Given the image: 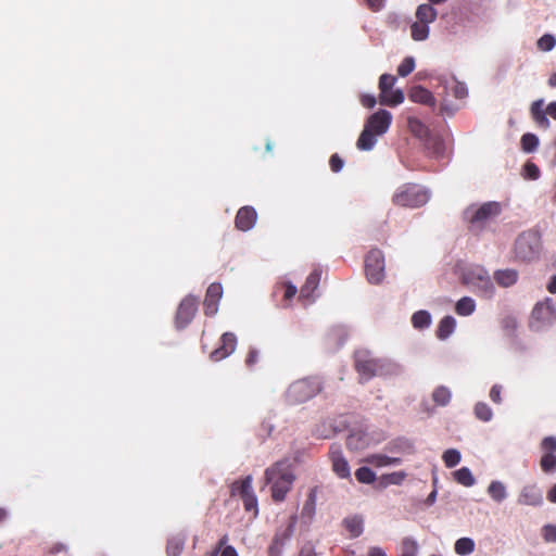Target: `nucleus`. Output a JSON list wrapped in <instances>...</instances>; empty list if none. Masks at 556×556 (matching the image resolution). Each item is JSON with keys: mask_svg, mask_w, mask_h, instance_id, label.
Here are the masks:
<instances>
[{"mask_svg": "<svg viewBox=\"0 0 556 556\" xmlns=\"http://www.w3.org/2000/svg\"><path fill=\"white\" fill-rule=\"evenodd\" d=\"M355 366L362 378L368 380L374 376H394L400 366L386 357H377L370 351L359 350L355 354Z\"/></svg>", "mask_w": 556, "mask_h": 556, "instance_id": "f257e3e1", "label": "nucleus"}, {"mask_svg": "<svg viewBox=\"0 0 556 556\" xmlns=\"http://www.w3.org/2000/svg\"><path fill=\"white\" fill-rule=\"evenodd\" d=\"M392 123V114L387 110H379L371 114L361 132L356 147L362 151H370L377 143V137L384 135Z\"/></svg>", "mask_w": 556, "mask_h": 556, "instance_id": "f03ea898", "label": "nucleus"}, {"mask_svg": "<svg viewBox=\"0 0 556 556\" xmlns=\"http://www.w3.org/2000/svg\"><path fill=\"white\" fill-rule=\"evenodd\" d=\"M266 479L274 501L281 502L291 490L294 475L288 462H278L266 470Z\"/></svg>", "mask_w": 556, "mask_h": 556, "instance_id": "7ed1b4c3", "label": "nucleus"}, {"mask_svg": "<svg viewBox=\"0 0 556 556\" xmlns=\"http://www.w3.org/2000/svg\"><path fill=\"white\" fill-rule=\"evenodd\" d=\"M462 280L465 285L472 288L478 294L485 299H491L495 293V287L488 270L479 265H471L462 274Z\"/></svg>", "mask_w": 556, "mask_h": 556, "instance_id": "20e7f679", "label": "nucleus"}, {"mask_svg": "<svg viewBox=\"0 0 556 556\" xmlns=\"http://www.w3.org/2000/svg\"><path fill=\"white\" fill-rule=\"evenodd\" d=\"M502 213V204L489 201L481 205H471L465 211V217L475 228H482Z\"/></svg>", "mask_w": 556, "mask_h": 556, "instance_id": "39448f33", "label": "nucleus"}, {"mask_svg": "<svg viewBox=\"0 0 556 556\" xmlns=\"http://www.w3.org/2000/svg\"><path fill=\"white\" fill-rule=\"evenodd\" d=\"M429 192L418 185H405L393 195V202L404 207H419L429 201Z\"/></svg>", "mask_w": 556, "mask_h": 556, "instance_id": "423d86ee", "label": "nucleus"}, {"mask_svg": "<svg viewBox=\"0 0 556 556\" xmlns=\"http://www.w3.org/2000/svg\"><path fill=\"white\" fill-rule=\"evenodd\" d=\"M541 238L535 231L521 233L515 243L516 256L521 261H533L541 253Z\"/></svg>", "mask_w": 556, "mask_h": 556, "instance_id": "0eeeda50", "label": "nucleus"}, {"mask_svg": "<svg viewBox=\"0 0 556 556\" xmlns=\"http://www.w3.org/2000/svg\"><path fill=\"white\" fill-rule=\"evenodd\" d=\"M321 387L317 380L302 379L293 382L287 391V400L291 404H300L316 395Z\"/></svg>", "mask_w": 556, "mask_h": 556, "instance_id": "6e6552de", "label": "nucleus"}, {"mask_svg": "<svg viewBox=\"0 0 556 556\" xmlns=\"http://www.w3.org/2000/svg\"><path fill=\"white\" fill-rule=\"evenodd\" d=\"M366 275L371 283H379L384 278V258L379 250L368 253L365 261Z\"/></svg>", "mask_w": 556, "mask_h": 556, "instance_id": "1a4fd4ad", "label": "nucleus"}, {"mask_svg": "<svg viewBox=\"0 0 556 556\" xmlns=\"http://www.w3.org/2000/svg\"><path fill=\"white\" fill-rule=\"evenodd\" d=\"M197 308H198V301L195 298H193V296L185 298L181 301V303L178 307V311H177V316H176L177 327L182 328L186 325H188L191 321V319L193 318V316L197 312Z\"/></svg>", "mask_w": 556, "mask_h": 556, "instance_id": "9d476101", "label": "nucleus"}, {"mask_svg": "<svg viewBox=\"0 0 556 556\" xmlns=\"http://www.w3.org/2000/svg\"><path fill=\"white\" fill-rule=\"evenodd\" d=\"M553 320V308L548 304L539 303L534 306L531 315V327L541 330L544 324Z\"/></svg>", "mask_w": 556, "mask_h": 556, "instance_id": "9b49d317", "label": "nucleus"}, {"mask_svg": "<svg viewBox=\"0 0 556 556\" xmlns=\"http://www.w3.org/2000/svg\"><path fill=\"white\" fill-rule=\"evenodd\" d=\"M223 295V288L218 283H212L207 288L204 300V312L207 316H214L218 311V302Z\"/></svg>", "mask_w": 556, "mask_h": 556, "instance_id": "f8f14e48", "label": "nucleus"}, {"mask_svg": "<svg viewBox=\"0 0 556 556\" xmlns=\"http://www.w3.org/2000/svg\"><path fill=\"white\" fill-rule=\"evenodd\" d=\"M330 458L332 463V470L336 472L338 477L345 479L351 476L349 463L342 455V452L339 447H334L331 450Z\"/></svg>", "mask_w": 556, "mask_h": 556, "instance_id": "ddd939ff", "label": "nucleus"}, {"mask_svg": "<svg viewBox=\"0 0 556 556\" xmlns=\"http://www.w3.org/2000/svg\"><path fill=\"white\" fill-rule=\"evenodd\" d=\"M236 338L232 333H224L222 337V345L220 348L214 350L211 353V358L213 361H220L228 355H230L236 349Z\"/></svg>", "mask_w": 556, "mask_h": 556, "instance_id": "4468645a", "label": "nucleus"}, {"mask_svg": "<svg viewBox=\"0 0 556 556\" xmlns=\"http://www.w3.org/2000/svg\"><path fill=\"white\" fill-rule=\"evenodd\" d=\"M542 502V493L535 485L523 486L518 497V503L521 505L539 506Z\"/></svg>", "mask_w": 556, "mask_h": 556, "instance_id": "2eb2a0df", "label": "nucleus"}, {"mask_svg": "<svg viewBox=\"0 0 556 556\" xmlns=\"http://www.w3.org/2000/svg\"><path fill=\"white\" fill-rule=\"evenodd\" d=\"M409 99L413 102L421 103V104H426V105H430V106H433L435 104V100H434V97L432 96V93L429 90H427L420 86L414 87L410 90Z\"/></svg>", "mask_w": 556, "mask_h": 556, "instance_id": "dca6fc26", "label": "nucleus"}, {"mask_svg": "<svg viewBox=\"0 0 556 556\" xmlns=\"http://www.w3.org/2000/svg\"><path fill=\"white\" fill-rule=\"evenodd\" d=\"M494 280L503 288L514 286L518 280V273L515 269H501L494 273Z\"/></svg>", "mask_w": 556, "mask_h": 556, "instance_id": "f3484780", "label": "nucleus"}, {"mask_svg": "<svg viewBox=\"0 0 556 556\" xmlns=\"http://www.w3.org/2000/svg\"><path fill=\"white\" fill-rule=\"evenodd\" d=\"M542 99L534 101L531 105V114L539 127L547 129L551 124L546 116L547 113L542 110Z\"/></svg>", "mask_w": 556, "mask_h": 556, "instance_id": "a211bd4d", "label": "nucleus"}, {"mask_svg": "<svg viewBox=\"0 0 556 556\" xmlns=\"http://www.w3.org/2000/svg\"><path fill=\"white\" fill-rule=\"evenodd\" d=\"M366 462L376 467L397 466L402 463L399 457H390L383 454H374L366 458Z\"/></svg>", "mask_w": 556, "mask_h": 556, "instance_id": "6ab92c4d", "label": "nucleus"}, {"mask_svg": "<svg viewBox=\"0 0 556 556\" xmlns=\"http://www.w3.org/2000/svg\"><path fill=\"white\" fill-rule=\"evenodd\" d=\"M320 280V274L315 270L306 278L305 285L301 288L300 296L304 299H309L316 288L318 287Z\"/></svg>", "mask_w": 556, "mask_h": 556, "instance_id": "aec40b11", "label": "nucleus"}, {"mask_svg": "<svg viewBox=\"0 0 556 556\" xmlns=\"http://www.w3.org/2000/svg\"><path fill=\"white\" fill-rule=\"evenodd\" d=\"M476 543L471 538H460L454 544V551L458 556H468L473 553Z\"/></svg>", "mask_w": 556, "mask_h": 556, "instance_id": "412c9836", "label": "nucleus"}, {"mask_svg": "<svg viewBox=\"0 0 556 556\" xmlns=\"http://www.w3.org/2000/svg\"><path fill=\"white\" fill-rule=\"evenodd\" d=\"M438 12L430 4H420L416 11V21L431 24L435 21Z\"/></svg>", "mask_w": 556, "mask_h": 556, "instance_id": "4be33fe9", "label": "nucleus"}, {"mask_svg": "<svg viewBox=\"0 0 556 556\" xmlns=\"http://www.w3.org/2000/svg\"><path fill=\"white\" fill-rule=\"evenodd\" d=\"M404 101V93L401 89H390L389 92L380 94L379 102L383 105L394 106Z\"/></svg>", "mask_w": 556, "mask_h": 556, "instance_id": "5701e85b", "label": "nucleus"}, {"mask_svg": "<svg viewBox=\"0 0 556 556\" xmlns=\"http://www.w3.org/2000/svg\"><path fill=\"white\" fill-rule=\"evenodd\" d=\"M344 526L352 538H357L363 533L364 520L359 516H352L344 519Z\"/></svg>", "mask_w": 556, "mask_h": 556, "instance_id": "b1692460", "label": "nucleus"}, {"mask_svg": "<svg viewBox=\"0 0 556 556\" xmlns=\"http://www.w3.org/2000/svg\"><path fill=\"white\" fill-rule=\"evenodd\" d=\"M488 493L492 500L497 503L503 502L507 497L506 486L501 481H492L488 486Z\"/></svg>", "mask_w": 556, "mask_h": 556, "instance_id": "393cba45", "label": "nucleus"}, {"mask_svg": "<svg viewBox=\"0 0 556 556\" xmlns=\"http://www.w3.org/2000/svg\"><path fill=\"white\" fill-rule=\"evenodd\" d=\"M453 476L455 481L464 486L470 488L476 483L472 472L467 467H462L454 471Z\"/></svg>", "mask_w": 556, "mask_h": 556, "instance_id": "a878e982", "label": "nucleus"}, {"mask_svg": "<svg viewBox=\"0 0 556 556\" xmlns=\"http://www.w3.org/2000/svg\"><path fill=\"white\" fill-rule=\"evenodd\" d=\"M429 24L416 21L410 26L412 38L416 41H424L429 37Z\"/></svg>", "mask_w": 556, "mask_h": 556, "instance_id": "bb28decb", "label": "nucleus"}, {"mask_svg": "<svg viewBox=\"0 0 556 556\" xmlns=\"http://www.w3.org/2000/svg\"><path fill=\"white\" fill-rule=\"evenodd\" d=\"M476 309V302L473 299L469 296H464L457 301L455 305V311L460 316H469Z\"/></svg>", "mask_w": 556, "mask_h": 556, "instance_id": "cd10ccee", "label": "nucleus"}, {"mask_svg": "<svg viewBox=\"0 0 556 556\" xmlns=\"http://www.w3.org/2000/svg\"><path fill=\"white\" fill-rule=\"evenodd\" d=\"M250 477H245V513L251 511L253 518L258 515L257 498L253 493L249 492Z\"/></svg>", "mask_w": 556, "mask_h": 556, "instance_id": "c85d7f7f", "label": "nucleus"}, {"mask_svg": "<svg viewBox=\"0 0 556 556\" xmlns=\"http://www.w3.org/2000/svg\"><path fill=\"white\" fill-rule=\"evenodd\" d=\"M456 320L451 317L446 316L444 317L438 327V337L440 339H446L455 329Z\"/></svg>", "mask_w": 556, "mask_h": 556, "instance_id": "c756f323", "label": "nucleus"}, {"mask_svg": "<svg viewBox=\"0 0 556 556\" xmlns=\"http://www.w3.org/2000/svg\"><path fill=\"white\" fill-rule=\"evenodd\" d=\"M442 458L447 468H453L459 464L462 455L458 450L450 448L443 453Z\"/></svg>", "mask_w": 556, "mask_h": 556, "instance_id": "7c9ffc66", "label": "nucleus"}, {"mask_svg": "<svg viewBox=\"0 0 556 556\" xmlns=\"http://www.w3.org/2000/svg\"><path fill=\"white\" fill-rule=\"evenodd\" d=\"M418 544L415 540L406 538L402 541L401 555L400 556H417Z\"/></svg>", "mask_w": 556, "mask_h": 556, "instance_id": "2f4dec72", "label": "nucleus"}, {"mask_svg": "<svg viewBox=\"0 0 556 556\" xmlns=\"http://www.w3.org/2000/svg\"><path fill=\"white\" fill-rule=\"evenodd\" d=\"M408 129L417 137H424L427 134L426 126L415 116L407 118Z\"/></svg>", "mask_w": 556, "mask_h": 556, "instance_id": "473e14b6", "label": "nucleus"}, {"mask_svg": "<svg viewBox=\"0 0 556 556\" xmlns=\"http://www.w3.org/2000/svg\"><path fill=\"white\" fill-rule=\"evenodd\" d=\"M412 323L415 328L422 329L425 327H428L431 323V316L426 311H419L415 313L412 317Z\"/></svg>", "mask_w": 556, "mask_h": 556, "instance_id": "72a5a7b5", "label": "nucleus"}, {"mask_svg": "<svg viewBox=\"0 0 556 556\" xmlns=\"http://www.w3.org/2000/svg\"><path fill=\"white\" fill-rule=\"evenodd\" d=\"M355 477L361 483H372L376 480V473L368 467H361L355 471Z\"/></svg>", "mask_w": 556, "mask_h": 556, "instance_id": "f704fd0d", "label": "nucleus"}, {"mask_svg": "<svg viewBox=\"0 0 556 556\" xmlns=\"http://www.w3.org/2000/svg\"><path fill=\"white\" fill-rule=\"evenodd\" d=\"M366 440L364 435L359 432L351 433L348 437L346 445L350 450H361L364 448L366 445Z\"/></svg>", "mask_w": 556, "mask_h": 556, "instance_id": "c9c22d12", "label": "nucleus"}, {"mask_svg": "<svg viewBox=\"0 0 556 556\" xmlns=\"http://www.w3.org/2000/svg\"><path fill=\"white\" fill-rule=\"evenodd\" d=\"M451 391L445 387H439L434 390L432 397L433 401L439 405H446L451 400Z\"/></svg>", "mask_w": 556, "mask_h": 556, "instance_id": "e433bc0d", "label": "nucleus"}, {"mask_svg": "<svg viewBox=\"0 0 556 556\" xmlns=\"http://www.w3.org/2000/svg\"><path fill=\"white\" fill-rule=\"evenodd\" d=\"M556 38L551 34L543 35L536 42L538 49L543 52L552 51L555 48Z\"/></svg>", "mask_w": 556, "mask_h": 556, "instance_id": "4c0bfd02", "label": "nucleus"}, {"mask_svg": "<svg viewBox=\"0 0 556 556\" xmlns=\"http://www.w3.org/2000/svg\"><path fill=\"white\" fill-rule=\"evenodd\" d=\"M521 146L523 151L533 152L539 146V139L533 134H525L521 138Z\"/></svg>", "mask_w": 556, "mask_h": 556, "instance_id": "58836bf2", "label": "nucleus"}, {"mask_svg": "<svg viewBox=\"0 0 556 556\" xmlns=\"http://www.w3.org/2000/svg\"><path fill=\"white\" fill-rule=\"evenodd\" d=\"M415 68V59L413 56L405 58L397 67V74L402 77H406Z\"/></svg>", "mask_w": 556, "mask_h": 556, "instance_id": "ea45409f", "label": "nucleus"}, {"mask_svg": "<svg viewBox=\"0 0 556 556\" xmlns=\"http://www.w3.org/2000/svg\"><path fill=\"white\" fill-rule=\"evenodd\" d=\"M395 81H396V78L392 75H389V74L381 75L380 79H379L380 94H383L384 92H389V90L393 88Z\"/></svg>", "mask_w": 556, "mask_h": 556, "instance_id": "a19ab883", "label": "nucleus"}, {"mask_svg": "<svg viewBox=\"0 0 556 556\" xmlns=\"http://www.w3.org/2000/svg\"><path fill=\"white\" fill-rule=\"evenodd\" d=\"M541 468L545 472L553 471L556 468V456L551 453H545L541 458Z\"/></svg>", "mask_w": 556, "mask_h": 556, "instance_id": "79ce46f5", "label": "nucleus"}, {"mask_svg": "<svg viewBox=\"0 0 556 556\" xmlns=\"http://www.w3.org/2000/svg\"><path fill=\"white\" fill-rule=\"evenodd\" d=\"M184 540L180 538H173L168 541L167 544V554L168 556H178L182 549Z\"/></svg>", "mask_w": 556, "mask_h": 556, "instance_id": "37998d69", "label": "nucleus"}, {"mask_svg": "<svg viewBox=\"0 0 556 556\" xmlns=\"http://www.w3.org/2000/svg\"><path fill=\"white\" fill-rule=\"evenodd\" d=\"M477 418L489 421L492 418V410L485 403H478L475 407Z\"/></svg>", "mask_w": 556, "mask_h": 556, "instance_id": "c03bdc74", "label": "nucleus"}, {"mask_svg": "<svg viewBox=\"0 0 556 556\" xmlns=\"http://www.w3.org/2000/svg\"><path fill=\"white\" fill-rule=\"evenodd\" d=\"M257 219V214L253 207L245 206V231L251 229Z\"/></svg>", "mask_w": 556, "mask_h": 556, "instance_id": "a18cd8bd", "label": "nucleus"}, {"mask_svg": "<svg viewBox=\"0 0 556 556\" xmlns=\"http://www.w3.org/2000/svg\"><path fill=\"white\" fill-rule=\"evenodd\" d=\"M543 538L548 543L556 542V526L546 525L543 528Z\"/></svg>", "mask_w": 556, "mask_h": 556, "instance_id": "49530a36", "label": "nucleus"}, {"mask_svg": "<svg viewBox=\"0 0 556 556\" xmlns=\"http://www.w3.org/2000/svg\"><path fill=\"white\" fill-rule=\"evenodd\" d=\"M295 523L296 516H292L288 522L286 530L282 533H277V540H279L280 538H282L283 540L288 539L293 533Z\"/></svg>", "mask_w": 556, "mask_h": 556, "instance_id": "de8ad7c7", "label": "nucleus"}, {"mask_svg": "<svg viewBox=\"0 0 556 556\" xmlns=\"http://www.w3.org/2000/svg\"><path fill=\"white\" fill-rule=\"evenodd\" d=\"M525 172H526V176L530 179H538L540 177V169L539 167L533 164V163H527L525 165Z\"/></svg>", "mask_w": 556, "mask_h": 556, "instance_id": "09e8293b", "label": "nucleus"}, {"mask_svg": "<svg viewBox=\"0 0 556 556\" xmlns=\"http://www.w3.org/2000/svg\"><path fill=\"white\" fill-rule=\"evenodd\" d=\"M406 477H407V473L405 471H396V472L390 473L387 477V479H388L389 483L399 485L405 480Z\"/></svg>", "mask_w": 556, "mask_h": 556, "instance_id": "8fccbe9b", "label": "nucleus"}, {"mask_svg": "<svg viewBox=\"0 0 556 556\" xmlns=\"http://www.w3.org/2000/svg\"><path fill=\"white\" fill-rule=\"evenodd\" d=\"M454 94L458 99H463L467 96V88L464 84L455 81Z\"/></svg>", "mask_w": 556, "mask_h": 556, "instance_id": "3c124183", "label": "nucleus"}, {"mask_svg": "<svg viewBox=\"0 0 556 556\" xmlns=\"http://www.w3.org/2000/svg\"><path fill=\"white\" fill-rule=\"evenodd\" d=\"M330 167L334 173H338L343 167V161L337 154H334L330 159Z\"/></svg>", "mask_w": 556, "mask_h": 556, "instance_id": "603ef678", "label": "nucleus"}, {"mask_svg": "<svg viewBox=\"0 0 556 556\" xmlns=\"http://www.w3.org/2000/svg\"><path fill=\"white\" fill-rule=\"evenodd\" d=\"M376 98L372 94H363L361 97V103L365 108L371 109L376 105Z\"/></svg>", "mask_w": 556, "mask_h": 556, "instance_id": "864d4df0", "label": "nucleus"}, {"mask_svg": "<svg viewBox=\"0 0 556 556\" xmlns=\"http://www.w3.org/2000/svg\"><path fill=\"white\" fill-rule=\"evenodd\" d=\"M501 391H502L501 386L495 384L492 387V389L490 391V397L494 403H501V401H502L501 400Z\"/></svg>", "mask_w": 556, "mask_h": 556, "instance_id": "5fc2aeb1", "label": "nucleus"}, {"mask_svg": "<svg viewBox=\"0 0 556 556\" xmlns=\"http://www.w3.org/2000/svg\"><path fill=\"white\" fill-rule=\"evenodd\" d=\"M542 446L545 450H551L552 452L556 450V438L547 437L543 440Z\"/></svg>", "mask_w": 556, "mask_h": 556, "instance_id": "6e6d98bb", "label": "nucleus"}, {"mask_svg": "<svg viewBox=\"0 0 556 556\" xmlns=\"http://www.w3.org/2000/svg\"><path fill=\"white\" fill-rule=\"evenodd\" d=\"M298 292V289L292 283H288L286 286V291H285V299L286 300H290L292 299Z\"/></svg>", "mask_w": 556, "mask_h": 556, "instance_id": "4d7b16f0", "label": "nucleus"}, {"mask_svg": "<svg viewBox=\"0 0 556 556\" xmlns=\"http://www.w3.org/2000/svg\"><path fill=\"white\" fill-rule=\"evenodd\" d=\"M368 556H387V554L381 547L374 546L369 548Z\"/></svg>", "mask_w": 556, "mask_h": 556, "instance_id": "13d9d810", "label": "nucleus"}, {"mask_svg": "<svg viewBox=\"0 0 556 556\" xmlns=\"http://www.w3.org/2000/svg\"><path fill=\"white\" fill-rule=\"evenodd\" d=\"M546 113L554 119H556V101L551 102L546 108Z\"/></svg>", "mask_w": 556, "mask_h": 556, "instance_id": "bf43d9fd", "label": "nucleus"}, {"mask_svg": "<svg viewBox=\"0 0 556 556\" xmlns=\"http://www.w3.org/2000/svg\"><path fill=\"white\" fill-rule=\"evenodd\" d=\"M220 556H238L236 549L231 546H226L223 548Z\"/></svg>", "mask_w": 556, "mask_h": 556, "instance_id": "052dcab7", "label": "nucleus"}, {"mask_svg": "<svg viewBox=\"0 0 556 556\" xmlns=\"http://www.w3.org/2000/svg\"><path fill=\"white\" fill-rule=\"evenodd\" d=\"M367 3L372 10L378 11L383 4V0H367Z\"/></svg>", "mask_w": 556, "mask_h": 556, "instance_id": "680f3d73", "label": "nucleus"}, {"mask_svg": "<svg viewBox=\"0 0 556 556\" xmlns=\"http://www.w3.org/2000/svg\"><path fill=\"white\" fill-rule=\"evenodd\" d=\"M547 498L552 503H556V484L547 493Z\"/></svg>", "mask_w": 556, "mask_h": 556, "instance_id": "e2e57ef3", "label": "nucleus"}, {"mask_svg": "<svg viewBox=\"0 0 556 556\" xmlns=\"http://www.w3.org/2000/svg\"><path fill=\"white\" fill-rule=\"evenodd\" d=\"M547 290L551 293H556V275L552 277V280L549 281L547 286Z\"/></svg>", "mask_w": 556, "mask_h": 556, "instance_id": "0e129e2a", "label": "nucleus"}, {"mask_svg": "<svg viewBox=\"0 0 556 556\" xmlns=\"http://www.w3.org/2000/svg\"><path fill=\"white\" fill-rule=\"evenodd\" d=\"M242 212H243V207L239 208V211H238V213H237V217H236V226H237L238 228H241V227H242V226H241V225H242V223H243V219H242V216H241Z\"/></svg>", "mask_w": 556, "mask_h": 556, "instance_id": "69168bd1", "label": "nucleus"}, {"mask_svg": "<svg viewBox=\"0 0 556 556\" xmlns=\"http://www.w3.org/2000/svg\"><path fill=\"white\" fill-rule=\"evenodd\" d=\"M547 85L552 88H556V72H554L553 74H551L548 80H547Z\"/></svg>", "mask_w": 556, "mask_h": 556, "instance_id": "338daca9", "label": "nucleus"}, {"mask_svg": "<svg viewBox=\"0 0 556 556\" xmlns=\"http://www.w3.org/2000/svg\"><path fill=\"white\" fill-rule=\"evenodd\" d=\"M256 357H257V352L256 351H251L250 352V358H249V363L253 364L256 362Z\"/></svg>", "mask_w": 556, "mask_h": 556, "instance_id": "774afa93", "label": "nucleus"}]
</instances>
